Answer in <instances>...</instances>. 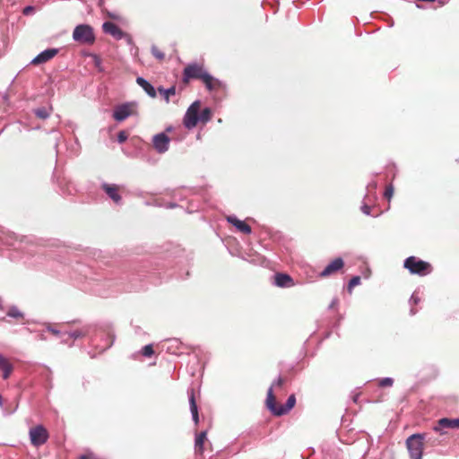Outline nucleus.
Masks as SVG:
<instances>
[{"mask_svg": "<svg viewBox=\"0 0 459 459\" xmlns=\"http://www.w3.org/2000/svg\"><path fill=\"white\" fill-rule=\"evenodd\" d=\"M286 378L280 377L275 382L273 383L271 387L267 391V397L265 400L266 408L277 417L287 414L296 404L295 394L289 396L286 403L281 405L277 403L276 396L273 394L274 389H281L286 383Z\"/></svg>", "mask_w": 459, "mask_h": 459, "instance_id": "f257e3e1", "label": "nucleus"}, {"mask_svg": "<svg viewBox=\"0 0 459 459\" xmlns=\"http://www.w3.org/2000/svg\"><path fill=\"white\" fill-rule=\"evenodd\" d=\"M208 72L203 63H191L185 66L182 74V82L188 84L193 79L203 81Z\"/></svg>", "mask_w": 459, "mask_h": 459, "instance_id": "f03ea898", "label": "nucleus"}, {"mask_svg": "<svg viewBox=\"0 0 459 459\" xmlns=\"http://www.w3.org/2000/svg\"><path fill=\"white\" fill-rule=\"evenodd\" d=\"M403 266L411 273L420 276H425L432 271V266L429 263L420 260L416 256H409L406 258Z\"/></svg>", "mask_w": 459, "mask_h": 459, "instance_id": "7ed1b4c3", "label": "nucleus"}, {"mask_svg": "<svg viewBox=\"0 0 459 459\" xmlns=\"http://www.w3.org/2000/svg\"><path fill=\"white\" fill-rule=\"evenodd\" d=\"M425 434H413L406 439L411 459H422Z\"/></svg>", "mask_w": 459, "mask_h": 459, "instance_id": "20e7f679", "label": "nucleus"}, {"mask_svg": "<svg viewBox=\"0 0 459 459\" xmlns=\"http://www.w3.org/2000/svg\"><path fill=\"white\" fill-rule=\"evenodd\" d=\"M73 39L80 44H93L95 41L93 28L89 24L77 25L73 31Z\"/></svg>", "mask_w": 459, "mask_h": 459, "instance_id": "39448f33", "label": "nucleus"}, {"mask_svg": "<svg viewBox=\"0 0 459 459\" xmlns=\"http://www.w3.org/2000/svg\"><path fill=\"white\" fill-rule=\"evenodd\" d=\"M201 108V102L199 100L194 101L187 108L184 119L183 125L187 129H193L200 122L199 112Z\"/></svg>", "mask_w": 459, "mask_h": 459, "instance_id": "423d86ee", "label": "nucleus"}, {"mask_svg": "<svg viewBox=\"0 0 459 459\" xmlns=\"http://www.w3.org/2000/svg\"><path fill=\"white\" fill-rule=\"evenodd\" d=\"M30 442L35 446L44 445L48 438V432L43 425H38L30 429Z\"/></svg>", "mask_w": 459, "mask_h": 459, "instance_id": "0eeeda50", "label": "nucleus"}, {"mask_svg": "<svg viewBox=\"0 0 459 459\" xmlns=\"http://www.w3.org/2000/svg\"><path fill=\"white\" fill-rule=\"evenodd\" d=\"M100 188L116 205L121 206L123 204V199L119 194V186L117 185L102 182Z\"/></svg>", "mask_w": 459, "mask_h": 459, "instance_id": "6e6552de", "label": "nucleus"}, {"mask_svg": "<svg viewBox=\"0 0 459 459\" xmlns=\"http://www.w3.org/2000/svg\"><path fill=\"white\" fill-rule=\"evenodd\" d=\"M133 104L126 102L115 107L113 110V117L117 122H122L129 117L133 113Z\"/></svg>", "mask_w": 459, "mask_h": 459, "instance_id": "1a4fd4ad", "label": "nucleus"}, {"mask_svg": "<svg viewBox=\"0 0 459 459\" xmlns=\"http://www.w3.org/2000/svg\"><path fill=\"white\" fill-rule=\"evenodd\" d=\"M169 142V137L164 133L156 134L152 139L153 147L160 153H163L168 151Z\"/></svg>", "mask_w": 459, "mask_h": 459, "instance_id": "9d476101", "label": "nucleus"}, {"mask_svg": "<svg viewBox=\"0 0 459 459\" xmlns=\"http://www.w3.org/2000/svg\"><path fill=\"white\" fill-rule=\"evenodd\" d=\"M59 52L58 48H47L38 54L31 61L30 64L34 65L47 63L52 59Z\"/></svg>", "mask_w": 459, "mask_h": 459, "instance_id": "9b49d317", "label": "nucleus"}, {"mask_svg": "<svg viewBox=\"0 0 459 459\" xmlns=\"http://www.w3.org/2000/svg\"><path fill=\"white\" fill-rule=\"evenodd\" d=\"M344 266V262L342 258L338 257L333 260L320 273L319 276L322 278L329 277Z\"/></svg>", "mask_w": 459, "mask_h": 459, "instance_id": "f8f14e48", "label": "nucleus"}, {"mask_svg": "<svg viewBox=\"0 0 459 459\" xmlns=\"http://www.w3.org/2000/svg\"><path fill=\"white\" fill-rule=\"evenodd\" d=\"M103 32L111 35L116 39H121L126 37V34L114 22H105L102 24Z\"/></svg>", "mask_w": 459, "mask_h": 459, "instance_id": "ddd939ff", "label": "nucleus"}, {"mask_svg": "<svg viewBox=\"0 0 459 459\" xmlns=\"http://www.w3.org/2000/svg\"><path fill=\"white\" fill-rule=\"evenodd\" d=\"M113 286H114V281L111 279H106L103 282H100V281H98L95 283L94 291L99 296L106 298L110 294L108 290L110 289H112Z\"/></svg>", "mask_w": 459, "mask_h": 459, "instance_id": "4468645a", "label": "nucleus"}, {"mask_svg": "<svg viewBox=\"0 0 459 459\" xmlns=\"http://www.w3.org/2000/svg\"><path fill=\"white\" fill-rule=\"evenodd\" d=\"M93 329H94V327L92 325H83L80 329L66 332L65 339H67V342H68L69 339L76 340L78 338L90 336V334Z\"/></svg>", "mask_w": 459, "mask_h": 459, "instance_id": "2eb2a0df", "label": "nucleus"}, {"mask_svg": "<svg viewBox=\"0 0 459 459\" xmlns=\"http://www.w3.org/2000/svg\"><path fill=\"white\" fill-rule=\"evenodd\" d=\"M274 284L280 288H289L294 285V281L287 273H277L274 275Z\"/></svg>", "mask_w": 459, "mask_h": 459, "instance_id": "dca6fc26", "label": "nucleus"}, {"mask_svg": "<svg viewBox=\"0 0 459 459\" xmlns=\"http://www.w3.org/2000/svg\"><path fill=\"white\" fill-rule=\"evenodd\" d=\"M0 371L3 379H8L13 371V366L3 354L0 353Z\"/></svg>", "mask_w": 459, "mask_h": 459, "instance_id": "f3484780", "label": "nucleus"}, {"mask_svg": "<svg viewBox=\"0 0 459 459\" xmlns=\"http://www.w3.org/2000/svg\"><path fill=\"white\" fill-rule=\"evenodd\" d=\"M442 429H459V419H440L437 421V426L434 428V430L440 431Z\"/></svg>", "mask_w": 459, "mask_h": 459, "instance_id": "a211bd4d", "label": "nucleus"}, {"mask_svg": "<svg viewBox=\"0 0 459 459\" xmlns=\"http://www.w3.org/2000/svg\"><path fill=\"white\" fill-rule=\"evenodd\" d=\"M227 221L230 224L235 226L238 231H240L244 234L248 235L252 231L251 227L247 223H246L244 221L238 220L235 216H228Z\"/></svg>", "mask_w": 459, "mask_h": 459, "instance_id": "6ab92c4d", "label": "nucleus"}, {"mask_svg": "<svg viewBox=\"0 0 459 459\" xmlns=\"http://www.w3.org/2000/svg\"><path fill=\"white\" fill-rule=\"evenodd\" d=\"M202 82L204 84L205 88L209 91H218L222 86L221 82L218 79H216L213 76H212L209 73L204 78Z\"/></svg>", "mask_w": 459, "mask_h": 459, "instance_id": "aec40b11", "label": "nucleus"}, {"mask_svg": "<svg viewBox=\"0 0 459 459\" xmlns=\"http://www.w3.org/2000/svg\"><path fill=\"white\" fill-rule=\"evenodd\" d=\"M207 439V432L202 431L196 435L195 439V452L199 455H203L204 451V442Z\"/></svg>", "mask_w": 459, "mask_h": 459, "instance_id": "412c9836", "label": "nucleus"}, {"mask_svg": "<svg viewBox=\"0 0 459 459\" xmlns=\"http://www.w3.org/2000/svg\"><path fill=\"white\" fill-rule=\"evenodd\" d=\"M188 394H189V403H190V410H191L192 416H193V420L195 421V425H197L199 422V415H198L197 404L195 403L194 389H191Z\"/></svg>", "mask_w": 459, "mask_h": 459, "instance_id": "4be33fe9", "label": "nucleus"}, {"mask_svg": "<svg viewBox=\"0 0 459 459\" xmlns=\"http://www.w3.org/2000/svg\"><path fill=\"white\" fill-rule=\"evenodd\" d=\"M45 325L48 332L51 333L56 337L60 338L63 343H67V339H65L66 332H63L60 329H57L55 325L50 323H46Z\"/></svg>", "mask_w": 459, "mask_h": 459, "instance_id": "5701e85b", "label": "nucleus"}, {"mask_svg": "<svg viewBox=\"0 0 459 459\" xmlns=\"http://www.w3.org/2000/svg\"><path fill=\"white\" fill-rule=\"evenodd\" d=\"M6 316L16 320L24 319V313L22 312L17 306H10L6 311Z\"/></svg>", "mask_w": 459, "mask_h": 459, "instance_id": "b1692460", "label": "nucleus"}, {"mask_svg": "<svg viewBox=\"0 0 459 459\" xmlns=\"http://www.w3.org/2000/svg\"><path fill=\"white\" fill-rule=\"evenodd\" d=\"M52 108H47V107H39L33 110V113L35 116L41 119H47L50 115V110Z\"/></svg>", "mask_w": 459, "mask_h": 459, "instance_id": "393cba45", "label": "nucleus"}, {"mask_svg": "<svg viewBox=\"0 0 459 459\" xmlns=\"http://www.w3.org/2000/svg\"><path fill=\"white\" fill-rule=\"evenodd\" d=\"M98 5L101 8V11L107 14L112 20H120V15L117 13L108 11L104 6V0H99Z\"/></svg>", "mask_w": 459, "mask_h": 459, "instance_id": "a878e982", "label": "nucleus"}, {"mask_svg": "<svg viewBox=\"0 0 459 459\" xmlns=\"http://www.w3.org/2000/svg\"><path fill=\"white\" fill-rule=\"evenodd\" d=\"M212 112L210 108H205L203 109L201 114H199V120L202 124H206L208 121L212 119Z\"/></svg>", "mask_w": 459, "mask_h": 459, "instance_id": "bb28decb", "label": "nucleus"}, {"mask_svg": "<svg viewBox=\"0 0 459 459\" xmlns=\"http://www.w3.org/2000/svg\"><path fill=\"white\" fill-rule=\"evenodd\" d=\"M152 53L158 60L161 61L165 57V54L156 46L152 48Z\"/></svg>", "mask_w": 459, "mask_h": 459, "instance_id": "cd10ccee", "label": "nucleus"}, {"mask_svg": "<svg viewBox=\"0 0 459 459\" xmlns=\"http://www.w3.org/2000/svg\"><path fill=\"white\" fill-rule=\"evenodd\" d=\"M129 358L131 359L142 361L143 359V347H142L137 351L132 353Z\"/></svg>", "mask_w": 459, "mask_h": 459, "instance_id": "c85d7f7f", "label": "nucleus"}, {"mask_svg": "<svg viewBox=\"0 0 459 459\" xmlns=\"http://www.w3.org/2000/svg\"><path fill=\"white\" fill-rule=\"evenodd\" d=\"M145 93H147L152 98L156 97V90L147 81H145Z\"/></svg>", "mask_w": 459, "mask_h": 459, "instance_id": "c756f323", "label": "nucleus"}, {"mask_svg": "<svg viewBox=\"0 0 459 459\" xmlns=\"http://www.w3.org/2000/svg\"><path fill=\"white\" fill-rule=\"evenodd\" d=\"M360 283V277L359 276H354L351 279L348 284V290L351 292V290L359 285Z\"/></svg>", "mask_w": 459, "mask_h": 459, "instance_id": "7c9ffc66", "label": "nucleus"}, {"mask_svg": "<svg viewBox=\"0 0 459 459\" xmlns=\"http://www.w3.org/2000/svg\"><path fill=\"white\" fill-rule=\"evenodd\" d=\"M394 384V380L393 378L391 377H385V378H382L380 381H379V386L381 387H386V386H392Z\"/></svg>", "mask_w": 459, "mask_h": 459, "instance_id": "2f4dec72", "label": "nucleus"}, {"mask_svg": "<svg viewBox=\"0 0 459 459\" xmlns=\"http://www.w3.org/2000/svg\"><path fill=\"white\" fill-rule=\"evenodd\" d=\"M394 186L392 185H389L385 187V197L390 201V199L393 197L394 195Z\"/></svg>", "mask_w": 459, "mask_h": 459, "instance_id": "473e14b6", "label": "nucleus"}, {"mask_svg": "<svg viewBox=\"0 0 459 459\" xmlns=\"http://www.w3.org/2000/svg\"><path fill=\"white\" fill-rule=\"evenodd\" d=\"M156 353L152 344L145 345V358L151 357Z\"/></svg>", "mask_w": 459, "mask_h": 459, "instance_id": "72a5a7b5", "label": "nucleus"}, {"mask_svg": "<svg viewBox=\"0 0 459 459\" xmlns=\"http://www.w3.org/2000/svg\"><path fill=\"white\" fill-rule=\"evenodd\" d=\"M127 138H128V134H127V133L126 131L118 132V134H117V142L119 143H122L126 142Z\"/></svg>", "mask_w": 459, "mask_h": 459, "instance_id": "f704fd0d", "label": "nucleus"}, {"mask_svg": "<svg viewBox=\"0 0 459 459\" xmlns=\"http://www.w3.org/2000/svg\"><path fill=\"white\" fill-rule=\"evenodd\" d=\"M176 94V87L172 86L166 90V102L168 103L169 101L170 96H173Z\"/></svg>", "mask_w": 459, "mask_h": 459, "instance_id": "c9c22d12", "label": "nucleus"}, {"mask_svg": "<svg viewBox=\"0 0 459 459\" xmlns=\"http://www.w3.org/2000/svg\"><path fill=\"white\" fill-rule=\"evenodd\" d=\"M34 12H35V7L32 5H28V6L24 7L22 10V13L24 15H30V14L34 13Z\"/></svg>", "mask_w": 459, "mask_h": 459, "instance_id": "e433bc0d", "label": "nucleus"}, {"mask_svg": "<svg viewBox=\"0 0 459 459\" xmlns=\"http://www.w3.org/2000/svg\"><path fill=\"white\" fill-rule=\"evenodd\" d=\"M108 340H109V342H108V344L105 348H103V349L101 350V351H104L105 350H107V349L110 348V347L113 345L114 342H115V336H114V334H112V333H108Z\"/></svg>", "mask_w": 459, "mask_h": 459, "instance_id": "4c0bfd02", "label": "nucleus"}, {"mask_svg": "<svg viewBox=\"0 0 459 459\" xmlns=\"http://www.w3.org/2000/svg\"><path fill=\"white\" fill-rule=\"evenodd\" d=\"M158 91H159L160 95L166 100V90L163 89L162 87H159Z\"/></svg>", "mask_w": 459, "mask_h": 459, "instance_id": "58836bf2", "label": "nucleus"}, {"mask_svg": "<svg viewBox=\"0 0 459 459\" xmlns=\"http://www.w3.org/2000/svg\"><path fill=\"white\" fill-rule=\"evenodd\" d=\"M136 82L138 83L139 86L143 88V76H138L136 78Z\"/></svg>", "mask_w": 459, "mask_h": 459, "instance_id": "ea45409f", "label": "nucleus"}, {"mask_svg": "<svg viewBox=\"0 0 459 459\" xmlns=\"http://www.w3.org/2000/svg\"><path fill=\"white\" fill-rule=\"evenodd\" d=\"M80 459H94L91 457V455H82L80 456Z\"/></svg>", "mask_w": 459, "mask_h": 459, "instance_id": "a19ab883", "label": "nucleus"}, {"mask_svg": "<svg viewBox=\"0 0 459 459\" xmlns=\"http://www.w3.org/2000/svg\"><path fill=\"white\" fill-rule=\"evenodd\" d=\"M38 336H39V338L40 340H42V341L47 340V337L45 336V334H44L43 333H39V335H38Z\"/></svg>", "mask_w": 459, "mask_h": 459, "instance_id": "79ce46f5", "label": "nucleus"}, {"mask_svg": "<svg viewBox=\"0 0 459 459\" xmlns=\"http://www.w3.org/2000/svg\"><path fill=\"white\" fill-rule=\"evenodd\" d=\"M6 244H7V245H9V246H11V247H13L14 248H19V247H16V246H15V243H13V242L6 241Z\"/></svg>", "mask_w": 459, "mask_h": 459, "instance_id": "37998d69", "label": "nucleus"}, {"mask_svg": "<svg viewBox=\"0 0 459 459\" xmlns=\"http://www.w3.org/2000/svg\"><path fill=\"white\" fill-rule=\"evenodd\" d=\"M363 209H364V212H365L366 213H368V209H369V208H368V206H364V208H363Z\"/></svg>", "mask_w": 459, "mask_h": 459, "instance_id": "c03bdc74", "label": "nucleus"}, {"mask_svg": "<svg viewBox=\"0 0 459 459\" xmlns=\"http://www.w3.org/2000/svg\"><path fill=\"white\" fill-rule=\"evenodd\" d=\"M95 59H96V65H98L100 64V59L98 58V56H95Z\"/></svg>", "mask_w": 459, "mask_h": 459, "instance_id": "a18cd8bd", "label": "nucleus"}, {"mask_svg": "<svg viewBox=\"0 0 459 459\" xmlns=\"http://www.w3.org/2000/svg\"><path fill=\"white\" fill-rule=\"evenodd\" d=\"M136 330H135V333H138L139 330L141 329L140 326H135Z\"/></svg>", "mask_w": 459, "mask_h": 459, "instance_id": "49530a36", "label": "nucleus"}, {"mask_svg": "<svg viewBox=\"0 0 459 459\" xmlns=\"http://www.w3.org/2000/svg\"><path fill=\"white\" fill-rule=\"evenodd\" d=\"M3 320H4V316L0 317V321H3Z\"/></svg>", "mask_w": 459, "mask_h": 459, "instance_id": "de8ad7c7", "label": "nucleus"}]
</instances>
